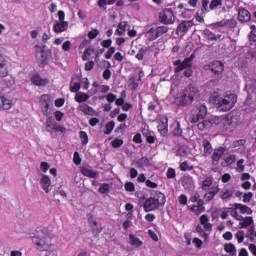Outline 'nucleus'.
I'll return each mask as SVG.
<instances>
[{
    "label": "nucleus",
    "instance_id": "1",
    "mask_svg": "<svg viewBox=\"0 0 256 256\" xmlns=\"http://www.w3.org/2000/svg\"><path fill=\"white\" fill-rule=\"evenodd\" d=\"M237 103V95L230 93L226 94L224 97L219 96V93L214 92V105L219 111L227 112L231 111Z\"/></svg>",
    "mask_w": 256,
    "mask_h": 256
},
{
    "label": "nucleus",
    "instance_id": "2",
    "mask_svg": "<svg viewBox=\"0 0 256 256\" xmlns=\"http://www.w3.org/2000/svg\"><path fill=\"white\" fill-rule=\"evenodd\" d=\"M32 241L38 251H51L53 247L49 228L40 229V234L32 237Z\"/></svg>",
    "mask_w": 256,
    "mask_h": 256
},
{
    "label": "nucleus",
    "instance_id": "3",
    "mask_svg": "<svg viewBox=\"0 0 256 256\" xmlns=\"http://www.w3.org/2000/svg\"><path fill=\"white\" fill-rule=\"evenodd\" d=\"M165 203H167V198L165 197V194L160 191H156L154 197L150 196L149 198H145L143 203V209L145 213L157 211L159 207H164Z\"/></svg>",
    "mask_w": 256,
    "mask_h": 256
},
{
    "label": "nucleus",
    "instance_id": "4",
    "mask_svg": "<svg viewBox=\"0 0 256 256\" xmlns=\"http://www.w3.org/2000/svg\"><path fill=\"white\" fill-rule=\"evenodd\" d=\"M198 92L197 87L190 84L178 95L175 101L179 107H187L195 101Z\"/></svg>",
    "mask_w": 256,
    "mask_h": 256
},
{
    "label": "nucleus",
    "instance_id": "5",
    "mask_svg": "<svg viewBox=\"0 0 256 256\" xmlns=\"http://www.w3.org/2000/svg\"><path fill=\"white\" fill-rule=\"evenodd\" d=\"M190 203H197V205L188 206L189 210L195 215H201L205 213V200L201 199V195L196 192L189 198Z\"/></svg>",
    "mask_w": 256,
    "mask_h": 256
},
{
    "label": "nucleus",
    "instance_id": "6",
    "mask_svg": "<svg viewBox=\"0 0 256 256\" xmlns=\"http://www.w3.org/2000/svg\"><path fill=\"white\" fill-rule=\"evenodd\" d=\"M169 31V27L167 26H157L150 28L146 32V37L148 41H155L156 39H159L162 35H165Z\"/></svg>",
    "mask_w": 256,
    "mask_h": 256
},
{
    "label": "nucleus",
    "instance_id": "7",
    "mask_svg": "<svg viewBox=\"0 0 256 256\" xmlns=\"http://www.w3.org/2000/svg\"><path fill=\"white\" fill-rule=\"evenodd\" d=\"M195 110L197 111V114H192L190 116V123H199V121H203V119L207 117V106L204 104L197 105Z\"/></svg>",
    "mask_w": 256,
    "mask_h": 256
},
{
    "label": "nucleus",
    "instance_id": "8",
    "mask_svg": "<svg viewBox=\"0 0 256 256\" xmlns=\"http://www.w3.org/2000/svg\"><path fill=\"white\" fill-rule=\"evenodd\" d=\"M159 21L164 25H173L175 23V14L173 10L166 9L159 13Z\"/></svg>",
    "mask_w": 256,
    "mask_h": 256
},
{
    "label": "nucleus",
    "instance_id": "9",
    "mask_svg": "<svg viewBox=\"0 0 256 256\" xmlns=\"http://www.w3.org/2000/svg\"><path fill=\"white\" fill-rule=\"evenodd\" d=\"M206 71H211L213 75H221L225 71V65L221 61H212L204 66Z\"/></svg>",
    "mask_w": 256,
    "mask_h": 256
},
{
    "label": "nucleus",
    "instance_id": "10",
    "mask_svg": "<svg viewBox=\"0 0 256 256\" xmlns=\"http://www.w3.org/2000/svg\"><path fill=\"white\" fill-rule=\"evenodd\" d=\"M193 25H195L193 20H183L181 23L178 24L176 28V35H181V37L187 35Z\"/></svg>",
    "mask_w": 256,
    "mask_h": 256
},
{
    "label": "nucleus",
    "instance_id": "11",
    "mask_svg": "<svg viewBox=\"0 0 256 256\" xmlns=\"http://www.w3.org/2000/svg\"><path fill=\"white\" fill-rule=\"evenodd\" d=\"M174 65V73H181V71H185V69H189L193 67V63H190L189 59L184 58L183 61L181 59L175 60L173 62Z\"/></svg>",
    "mask_w": 256,
    "mask_h": 256
},
{
    "label": "nucleus",
    "instance_id": "12",
    "mask_svg": "<svg viewBox=\"0 0 256 256\" xmlns=\"http://www.w3.org/2000/svg\"><path fill=\"white\" fill-rule=\"evenodd\" d=\"M41 111L44 117H49V105H51V96L43 94L40 97Z\"/></svg>",
    "mask_w": 256,
    "mask_h": 256
},
{
    "label": "nucleus",
    "instance_id": "13",
    "mask_svg": "<svg viewBox=\"0 0 256 256\" xmlns=\"http://www.w3.org/2000/svg\"><path fill=\"white\" fill-rule=\"evenodd\" d=\"M225 151H227V149L223 146L217 147L212 151V165L219 164V161H221V157L225 155Z\"/></svg>",
    "mask_w": 256,
    "mask_h": 256
},
{
    "label": "nucleus",
    "instance_id": "14",
    "mask_svg": "<svg viewBox=\"0 0 256 256\" xmlns=\"http://www.w3.org/2000/svg\"><path fill=\"white\" fill-rule=\"evenodd\" d=\"M211 125H223L224 129H229V125H231V121L229 118L224 116H215L212 117L209 121Z\"/></svg>",
    "mask_w": 256,
    "mask_h": 256
},
{
    "label": "nucleus",
    "instance_id": "15",
    "mask_svg": "<svg viewBox=\"0 0 256 256\" xmlns=\"http://www.w3.org/2000/svg\"><path fill=\"white\" fill-rule=\"evenodd\" d=\"M9 77V64L3 55L0 54V78Z\"/></svg>",
    "mask_w": 256,
    "mask_h": 256
},
{
    "label": "nucleus",
    "instance_id": "16",
    "mask_svg": "<svg viewBox=\"0 0 256 256\" xmlns=\"http://www.w3.org/2000/svg\"><path fill=\"white\" fill-rule=\"evenodd\" d=\"M237 19L240 23H249V21H251V12L245 8H240L238 10Z\"/></svg>",
    "mask_w": 256,
    "mask_h": 256
},
{
    "label": "nucleus",
    "instance_id": "17",
    "mask_svg": "<svg viewBox=\"0 0 256 256\" xmlns=\"http://www.w3.org/2000/svg\"><path fill=\"white\" fill-rule=\"evenodd\" d=\"M219 191H221V189L219 188V185L211 187L210 191L204 194V199L206 203L213 201V199H215V195H217Z\"/></svg>",
    "mask_w": 256,
    "mask_h": 256
},
{
    "label": "nucleus",
    "instance_id": "18",
    "mask_svg": "<svg viewBox=\"0 0 256 256\" xmlns=\"http://www.w3.org/2000/svg\"><path fill=\"white\" fill-rule=\"evenodd\" d=\"M12 105H13V101L5 97V95H3L0 92V109H2L3 111H9Z\"/></svg>",
    "mask_w": 256,
    "mask_h": 256
},
{
    "label": "nucleus",
    "instance_id": "19",
    "mask_svg": "<svg viewBox=\"0 0 256 256\" xmlns=\"http://www.w3.org/2000/svg\"><path fill=\"white\" fill-rule=\"evenodd\" d=\"M69 29V22H59L56 21L53 25V31L54 33H65Z\"/></svg>",
    "mask_w": 256,
    "mask_h": 256
},
{
    "label": "nucleus",
    "instance_id": "20",
    "mask_svg": "<svg viewBox=\"0 0 256 256\" xmlns=\"http://www.w3.org/2000/svg\"><path fill=\"white\" fill-rule=\"evenodd\" d=\"M31 81L33 85H36L37 87H45V85H49V79H43L39 74L33 75Z\"/></svg>",
    "mask_w": 256,
    "mask_h": 256
},
{
    "label": "nucleus",
    "instance_id": "21",
    "mask_svg": "<svg viewBox=\"0 0 256 256\" xmlns=\"http://www.w3.org/2000/svg\"><path fill=\"white\" fill-rule=\"evenodd\" d=\"M169 121L166 118L165 121H160L157 129H158V133H160V135H162V137H167V133H169Z\"/></svg>",
    "mask_w": 256,
    "mask_h": 256
},
{
    "label": "nucleus",
    "instance_id": "22",
    "mask_svg": "<svg viewBox=\"0 0 256 256\" xmlns=\"http://www.w3.org/2000/svg\"><path fill=\"white\" fill-rule=\"evenodd\" d=\"M233 207H235L241 215H251L253 213V209L245 204L234 203Z\"/></svg>",
    "mask_w": 256,
    "mask_h": 256
},
{
    "label": "nucleus",
    "instance_id": "23",
    "mask_svg": "<svg viewBox=\"0 0 256 256\" xmlns=\"http://www.w3.org/2000/svg\"><path fill=\"white\" fill-rule=\"evenodd\" d=\"M78 109L84 113V115H90L91 117L97 115V111L93 107L89 106V104L83 103L79 105Z\"/></svg>",
    "mask_w": 256,
    "mask_h": 256
},
{
    "label": "nucleus",
    "instance_id": "24",
    "mask_svg": "<svg viewBox=\"0 0 256 256\" xmlns=\"http://www.w3.org/2000/svg\"><path fill=\"white\" fill-rule=\"evenodd\" d=\"M80 173L84 176V177H88L89 179H97V177H99V172L86 168V167H82L80 170Z\"/></svg>",
    "mask_w": 256,
    "mask_h": 256
},
{
    "label": "nucleus",
    "instance_id": "25",
    "mask_svg": "<svg viewBox=\"0 0 256 256\" xmlns=\"http://www.w3.org/2000/svg\"><path fill=\"white\" fill-rule=\"evenodd\" d=\"M170 129H172L173 137H182L183 136V128H181L180 122H174Z\"/></svg>",
    "mask_w": 256,
    "mask_h": 256
},
{
    "label": "nucleus",
    "instance_id": "26",
    "mask_svg": "<svg viewBox=\"0 0 256 256\" xmlns=\"http://www.w3.org/2000/svg\"><path fill=\"white\" fill-rule=\"evenodd\" d=\"M40 185H41L43 191H45V193H49V187H51V178H49V176L43 174L42 178L40 179Z\"/></svg>",
    "mask_w": 256,
    "mask_h": 256
},
{
    "label": "nucleus",
    "instance_id": "27",
    "mask_svg": "<svg viewBox=\"0 0 256 256\" xmlns=\"http://www.w3.org/2000/svg\"><path fill=\"white\" fill-rule=\"evenodd\" d=\"M91 231L93 233V235H99V233H101V231H103L102 227H99V223H97L96 220H89L88 221Z\"/></svg>",
    "mask_w": 256,
    "mask_h": 256
},
{
    "label": "nucleus",
    "instance_id": "28",
    "mask_svg": "<svg viewBox=\"0 0 256 256\" xmlns=\"http://www.w3.org/2000/svg\"><path fill=\"white\" fill-rule=\"evenodd\" d=\"M129 243L133 247H143V241L133 234H129Z\"/></svg>",
    "mask_w": 256,
    "mask_h": 256
},
{
    "label": "nucleus",
    "instance_id": "29",
    "mask_svg": "<svg viewBox=\"0 0 256 256\" xmlns=\"http://www.w3.org/2000/svg\"><path fill=\"white\" fill-rule=\"evenodd\" d=\"M250 225H253V217L246 216L242 222L239 223L238 228L239 229H247V227H250Z\"/></svg>",
    "mask_w": 256,
    "mask_h": 256
},
{
    "label": "nucleus",
    "instance_id": "30",
    "mask_svg": "<svg viewBox=\"0 0 256 256\" xmlns=\"http://www.w3.org/2000/svg\"><path fill=\"white\" fill-rule=\"evenodd\" d=\"M202 146L205 155H211L213 153V146L211 145V142L207 139L202 140Z\"/></svg>",
    "mask_w": 256,
    "mask_h": 256
},
{
    "label": "nucleus",
    "instance_id": "31",
    "mask_svg": "<svg viewBox=\"0 0 256 256\" xmlns=\"http://www.w3.org/2000/svg\"><path fill=\"white\" fill-rule=\"evenodd\" d=\"M204 35L207 37L208 41H219L222 37L221 34L215 35V33L211 32L209 29L204 30Z\"/></svg>",
    "mask_w": 256,
    "mask_h": 256
},
{
    "label": "nucleus",
    "instance_id": "32",
    "mask_svg": "<svg viewBox=\"0 0 256 256\" xmlns=\"http://www.w3.org/2000/svg\"><path fill=\"white\" fill-rule=\"evenodd\" d=\"M89 97V94L80 92L75 95L74 99L76 103H85V101H89Z\"/></svg>",
    "mask_w": 256,
    "mask_h": 256
},
{
    "label": "nucleus",
    "instance_id": "33",
    "mask_svg": "<svg viewBox=\"0 0 256 256\" xmlns=\"http://www.w3.org/2000/svg\"><path fill=\"white\" fill-rule=\"evenodd\" d=\"M55 119H53V116H49L46 119V131L48 133H53V129H55Z\"/></svg>",
    "mask_w": 256,
    "mask_h": 256
},
{
    "label": "nucleus",
    "instance_id": "34",
    "mask_svg": "<svg viewBox=\"0 0 256 256\" xmlns=\"http://www.w3.org/2000/svg\"><path fill=\"white\" fill-rule=\"evenodd\" d=\"M149 163L150 161H149V158H147V156H143L142 158L134 162V164L138 168L145 167V166L149 167Z\"/></svg>",
    "mask_w": 256,
    "mask_h": 256
},
{
    "label": "nucleus",
    "instance_id": "35",
    "mask_svg": "<svg viewBox=\"0 0 256 256\" xmlns=\"http://www.w3.org/2000/svg\"><path fill=\"white\" fill-rule=\"evenodd\" d=\"M213 185V178L211 176L206 177V179L203 180L201 189L202 191H208L209 187Z\"/></svg>",
    "mask_w": 256,
    "mask_h": 256
},
{
    "label": "nucleus",
    "instance_id": "36",
    "mask_svg": "<svg viewBox=\"0 0 256 256\" xmlns=\"http://www.w3.org/2000/svg\"><path fill=\"white\" fill-rule=\"evenodd\" d=\"M233 189H227L225 190L222 195L220 196V199H222V201H229V199H231V197H233Z\"/></svg>",
    "mask_w": 256,
    "mask_h": 256
},
{
    "label": "nucleus",
    "instance_id": "37",
    "mask_svg": "<svg viewBox=\"0 0 256 256\" xmlns=\"http://www.w3.org/2000/svg\"><path fill=\"white\" fill-rule=\"evenodd\" d=\"M223 5V0H212L209 4V10L215 11L218 7H221Z\"/></svg>",
    "mask_w": 256,
    "mask_h": 256
},
{
    "label": "nucleus",
    "instance_id": "38",
    "mask_svg": "<svg viewBox=\"0 0 256 256\" xmlns=\"http://www.w3.org/2000/svg\"><path fill=\"white\" fill-rule=\"evenodd\" d=\"M113 129H115V121H110L106 123V129L104 131V135H111L113 133Z\"/></svg>",
    "mask_w": 256,
    "mask_h": 256
},
{
    "label": "nucleus",
    "instance_id": "39",
    "mask_svg": "<svg viewBox=\"0 0 256 256\" xmlns=\"http://www.w3.org/2000/svg\"><path fill=\"white\" fill-rule=\"evenodd\" d=\"M224 251H226V253H230V255H236L237 253V249L235 248L233 243L226 244L224 246Z\"/></svg>",
    "mask_w": 256,
    "mask_h": 256
},
{
    "label": "nucleus",
    "instance_id": "40",
    "mask_svg": "<svg viewBox=\"0 0 256 256\" xmlns=\"http://www.w3.org/2000/svg\"><path fill=\"white\" fill-rule=\"evenodd\" d=\"M79 137L82 145H87L89 143V135H87V132L80 131Z\"/></svg>",
    "mask_w": 256,
    "mask_h": 256
},
{
    "label": "nucleus",
    "instance_id": "41",
    "mask_svg": "<svg viewBox=\"0 0 256 256\" xmlns=\"http://www.w3.org/2000/svg\"><path fill=\"white\" fill-rule=\"evenodd\" d=\"M195 169V166L189 165V162L184 161L180 164V171H193Z\"/></svg>",
    "mask_w": 256,
    "mask_h": 256
},
{
    "label": "nucleus",
    "instance_id": "42",
    "mask_svg": "<svg viewBox=\"0 0 256 256\" xmlns=\"http://www.w3.org/2000/svg\"><path fill=\"white\" fill-rule=\"evenodd\" d=\"M145 53H147V47H142L138 50V53L135 55L138 61H143L145 57Z\"/></svg>",
    "mask_w": 256,
    "mask_h": 256
},
{
    "label": "nucleus",
    "instance_id": "43",
    "mask_svg": "<svg viewBox=\"0 0 256 256\" xmlns=\"http://www.w3.org/2000/svg\"><path fill=\"white\" fill-rule=\"evenodd\" d=\"M107 69L104 70L103 72V79H105L106 81H109L111 79V70L109 68H111V62L107 61Z\"/></svg>",
    "mask_w": 256,
    "mask_h": 256
},
{
    "label": "nucleus",
    "instance_id": "44",
    "mask_svg": "<svg viewBox=\"0 0 256 256\" xmlns=\"http://www.w3.org/2000/svg\"><path fill=\"white\" fill-rule=\"evenodd\" d=\"M125 27H127V23L126 22H120L118 24V27L115 31L116 35H121L122 33H125Z\"/></svg>",
    "mask_w": 256,
    "mask_h": 256
},
{
    "label": "nucleus",
    "instance_id": "45",
    "mask_svg": "<svg viewBox=\"0 0 256 256\" xmlns=\"http://www.w3.org/2000/svg\"><path fill=\"white\" fill-rule=\"evenodd\" d=\"M110 189H111V187L109 186V184L103 183V184L100 186V188L98 189V192H99L101 195H106V193H108Z\"/></svg>",
    "mask_w": 256,
    "mask_h": 256
},
{
    "label": "nucleus",
    "instance_id": "46",
    "mask_svg": "<svg viewBox=\"0 0 256 256\" xmlns=\"http://www.w3.org/2000/svg\"><path fill=\"white\" fill-rule=\"evenodd\" d=\"M250 29H251V32L249 34V41H252L253 43H256V26L251 25Z\"/></svg>",
    "mask_w": 256,
    "mask_h": 256
},
{
    "label": "nucleus",
    "instance_id": "47",
    "mask_svg": "<svg viewBox=\"0 0 256 256\" xmlns=\"http://www.w3.org/2000/svg\"><path fill=\"white\" fill-rule=\"evenodd\" d=\"M235 238L237 239L238 243H243L245 241V232L243 230L237 231Z\"/></svg>",
    "mask_w": 256,
    "mask_h": 256
},
{
    "label": "nucleus",
    "instance_id": "48",
    "mask_svg": "<svg viewBox=\"0 0 256 256\" xmlns=\"http://www.w3.org/2000/svg\"><path fill=\"white\" fill-rule=\"evenodd\" d=\"M124 189L128 193H133V191H135V184L133 182H126L124 185Z\"/></svg>",
    "mask_w": 256,
    "mask_h": 256
},
{
    "label": "nucleus",
    "instance_id": "49",
    "mask_svg": "<svg viewBox=\"0 0 256 256\" xmlns=\"http://www.w3.org/2000/svg\"><path fill=\"white\" fill-rule=\"evenodd\" d=\"M224 161L227 165H233V163L237 161V156L235 154H231L228 157H226Z\"/></svg>",
    "mask_w": 256,
    "mask_h": 256
},
{
    "label": "nucleus",
    "instance_id": "50",
    "mask_svg": "<svg viewBox=\"0 0 256 256\" xmlns=\"http://www.w3.org/2000/svg\"><path fill=\"white\" fill-rule=\"evenodd\" d=\"M226 27H229V29H235L237 27V20L235 19H228L225 20Z\"/></svg>",
    "mask_w": 256,
    "mask_h": 256
},
{
    "label": "nucleus",
    "instance_id": "51",
    "mask_svg": "<svg viewBox=\"0 0 256 256\" xmlns=\"http://www.w3.org/2000/svg\"><path fill=\"white\" fill-rule=\"evenodd\" d=\"M167 179H175L177 177V174L175 173V168H168L166 172Z\"/></svg>",
    "mask_w": 256,
    "mask_h": 256
},
{
    "label": "nucleus",
    "instance_id": "52",
    "mask_svg": "<svg viewBox=\"0 0 256 256\" xmlns=\"http://www.w3.org/2000/svg\"><path fill=\"white\" fill-rule=\"evenodd\" d=\"M99 36V31L97 29H92L88 32V39H97Z\"/></svg>",
    "mask_w": 256,
    "mask_h": 256
},
{
    "label": "nucleus",
    "instance_id": "53",
    "mask_svg": "<svg viewBox=\"0 0 256 256\" xmlns=\"http://www.w3.org/2000/svg\"><path fill=\"white\" fill-rule=\"evenodd\" d=\"M111 145L114 149H117L118 147H121V145H123V139L116 138L111 142Z\"/></svg>",
    "mask_w": 256,
    "mask_h": 256
},
{
    "label": "nucleus",
    "instance_id": "54",
    "mask_svg": "<svg viewBox=\"0 0 256 256\" xmlns=\"http://www.w3.org/2000/svg\"><path fill=\"white\" fill-rule=\"evenodd\" d=\"M95 68V62L93 60H89L85 63V71H93Z\"/></svg>",
    "mask_w": 256,
    "mask_h": 256
},
{
    "label": "nucleus",
    "instance_id": "55",
    "mask_svg": "<svg viewBox=\"0 0 256 256\" xmlns=\"http://www.w3.org/2000/svg\"><path fill=\"white\" fill-rule=\"evenodd\" d=\"M81 89V83L75 82L73 86L70 85V91L71 93H77Z\"/></svg>",
    "mask_w": 256,
    "mask_h": 256
},
{
    "label": "nucleus",
    "instance_id": "56",
    "mask_svg": "<svg viewBox=\"0 0 256 256\" xmlns=\"http://www.w3.org/2000/svg\"><path fill=\"white\" fill-rule=\"evenodd\" d=\"M209 121L207 120H204L202 122H199L198 125H197V128L199 129V131H205L207 125H209Z\"/></svg>",
    "mask_w": 256,
    "mask_h": 256
},
{
    "label": "nucleus",
    "instance_id": "57",
    "mask_svg": "<svg viewBox=\"0 0 256 256\" xmlns=\"http://www.w3.org/2000/svg\"><path fill=\"white\" fill-rule=\"evenodd\" d=\"M192 243L194 245H196L197 249H201L203 247V240H201L200 238L198 237H195L193 240H192Z\"/></svg>",
    "mask_w": 256,
    "mask_h": 256
},
{
    "label": "nucleus",
    "instance_id": "58",
    "mask_svg": "<svg viewBox=\"0 0 256 256\" xmlns=\"http://www.w3.org/2000/svg\"><path fill=\"white\" fill-rule=\"evenodd\" d=\"M253 199V192L245 193L243 196V203H249Z\"/></svg>",
    "mask_w": 256,
    "mask_h": 256
},
{
    "label": "nucleus",
    "instance_id": "59",
    "mask_svg": "<svg viewBox=\"0 0 256 256\" xmlns=\"http://www.w3.org/2000/svg\"><path fill=\"white\" fill-rule=\"evenodd\" d=\"M247 143L246 139H240L233 142V147H243Z\"/></svg>",
    "mask_w": 256,
    "mask_h": 256
},
{
    "label": "nucleus",
    "instance_id": "60",
    "mask_svg": "<svg viewBox=\"0 0 256 256\" xmlns=\"http://www.w3.org/2000/svg\"><path fill=\"white\" fill-rule=\"evenodd\" d=\"M115 55V47H110L105 54V59H111Z\"/></svg>",
    "mask_w": 256,
    "mask_h": 256
},
{
    "label": "nucleus",
    "instance_id": "61",
    "mask_svg": "<svg viewBox=\"0 0 256 256\" xmlns=\"http://www.w3.org/2000/svg\"><path fill=\"white\" fill-rule=\"evenodd\" d=\"M116 99H117V95H115V94H113V93H108V94L106 95V101H107L108 103H113L114 101H116Z\"/></svg>",
    "mask_w": 256,
    "mask_h": 256
},
{
    "label": "nucleus",
    "instance_id": "62",
    "mask_svg": "<svg viewBox=\"0 0 256 256\" xmlns=\"http://www.w3.org/2000/svg\"><path fill=\"white\" fill-rule=\"evenodd\" d=\"M64 115L65 114L63 112L59 111V110H56L54 112V117H55L56 121H63Z\"/></svg>",
    "mask_w": 256,
    "mask_h": 256
},
{
    "label": "nucleus",
    "instance_id": "63",
    "mask_svg": "<svg viewBox=\"0 0 256 256\" xmlns=\"http://www.w3.org/2000/svg\"><path fill=\"white\" fill-rule=\"evenodd\" d=\"M73 161L75 163V165H80L81 164V156L79 155V152H74V158H73Z\"/></svg>",
    "mask_w": 256,
    "mask_h": 256
},
{
    "label": "nucleus",
    "instance_id": "64",
    "mask_svg": "<svg viewBox=\"0 0 256 256\" xmlns=\"http://www.w3.org/2000/svg\"><path fill=\"white\" fill-rule=\"evenodd\" d=\"M178 201H179L180 205H183V206L187 205V195H185V194L180 195L178 197Z\"/></svg>",
    "mask_w": 256,
    "mask_h": 256
}]
</instances>
